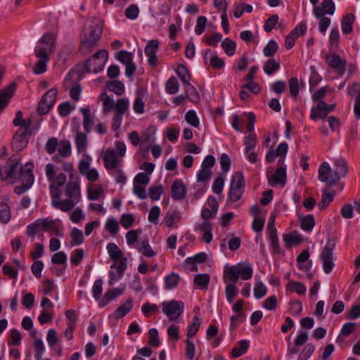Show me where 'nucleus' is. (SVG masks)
Segmentation results:
<instances>
[{
    "instance_id": "1",
    "label": "nucleus",
    "mask_w": 360,
    "mask_h": 360,
    "mask_svg": "<svg viewBox=\"0 0 360 360\" xmlns=\"http://www.w3.org/2000/svg\"><path fill=\"white\" fill-rule=\"evenodd\" d=\"M102 34V27L98 20L86 23L80 36L79 51L83 56L88 55L97 46Z\"/></svg>"
},
{
    "instance_id": "2",
    "label": "nucleus",
    "mask_w": 360,
    "mask_h": 360,
    "mask_svg": "<svg viewBox=\"0 0 360 360\" xmlns=\"http://www.w3.org/2000/svg\"><path fill=\"white\" fill-rule=\"evenodd\" d=\"M252 275V268L249 264L240 262L230 267L226 266L224 270L223 278L225 283L229 281L237 283L240 278L243 281H247L250 279Z\"/></svg>"
},
{
    "instance_id": "3",
    "label": "nucleus",
    "mask_w": 360,
    "mask_h": 360,
    "mask_svg": "<svg viewBox=\"0 0 360 360\" xmlns=\"http://www.w3.org/2000/svg\"><path fill=\"white\" fill-rule=\"evenodd\" d=\"M20 158L18 155H14L9 158L6 166L0 167V175L2 179L18 180L19 174L23 167L19 164Z\"/></svg>"
},
{
    "instance_id": "4",
    "label": "nucleus",
    "mask_w": 360,
    "mask_h": 360,
    "mask_svg": "<svg viewBox=\"0 0 360 360\" xmlns=\"http://www.w3.org/2000/svg\"><path fill=\"white\" fill-rule=\"evenodd\" d=\"M108 58L106 50H100L89 58L85 64V69L88 72L98 73L103 70Z\"/></svg>"
},
{
    "instance_id": "5",
    "label": "nucleus",
    "mask_w": 360,
    "mask_h": 360,
    "mask_svg": "<svg viewBox=\"0 0 360 360\" xmlns=\"http://www.w3.org/2000/svg\"><path fill=\"white\" fill-rule=\"evenodd\" d=\"M162 312L168 317L169 320L174 321L177 320L183 313L184 304L181 301L171 300L162 303Z\"/></svg>"
},
{
    "instance_id": "6",
    "label": "nucleus",
    "mask_w": 360,
    "mask_h": 360,
    "mask_svg": "<svg viewBox=\"0 0 360 360\" xmlns=\"http://www.w3.org/2000/svg\"><path fill=\"white\" fill-rule=\"evenodd\" d=\"M335 238L329 239L327 241L326 246L323 248L321 255L323 271L326 274H330L335 266L333 261V250L335 248Z\"/></svg>"
},
{
    "instance_id": "7",
    "label": "nucleus",
    "mask_w": 360,
    "mask_h": 360,
    "mask_svg": "<svg viewBox=\"0 0 360 360\" xmlns=\"http://www.w3.org/2000/svg\"><path fill=\"white\" fill-rule=\"evenodd\" d=\"M57 93V89L52 88L42 96L37 106V112L39 115H46L49 112L56 101Z\"/></svg>"
},
{
    "instance_id": "8",
    "label": "nucleus",
    "mask_w": 360,
    "mask_h": 360,
    "mask_svg": "<svg viewBox=\"0 0 360 360\" xmlns=\"http://www.w3.org/2000/svg\"><path fill=\"white\" fill-rule=\"evenodd\" d=\"M35 56L39 60L33 67V72L37 75L42 74L46 72L49 60L47 50L44 47L37 46L35 49Z\"/></svg>"
},
{
    "instance_id": "9",
    "label": "nucleus",
    "mask_w": 360,
    "mask_h": 360,
    "mask_svg": "<svg viewBox=\"0 0 360 360\" xmlns=\"http://www.w3.org/2000/svg\"><path fill=\"white\" fill-rule=\"evenodd\" d=\"M30 135V129L20 128L15 132L11 142L13 150L19 152L25 148L27 145Z\"/></svg>"
},
{
    "instance_id": "10",
    "label": "nucleus",
    "mask_w": 360,
    "mask_h": 360,
    "mask_svg": "<svg viewBox=\"0 0 360 360\" xmlns=\"http://www.w3.org/2000/svg\"><path fill=\"white\" fill-rule=\"evenodd\" d=\"M319 180L324 182L329 186H335L339 181L338 179H335L333 176V169L330 167L329 164L323 162L319 167Z\"/></svg>"
},
{
    "instance_id": "11",
    "label": "nucleus",
    "mask_w": 360,
    "mask_h": 360,
    "mask_svg": "<svg viewBox=\"0 0 360 360\" xmlns=\"http://www.w3.org/2000/svg\"><path fill=\"white\" fill-rule=\"evenodd\" d=\"M91 158L85 155L79 163L78 169L81 174L85 176L89 181H96L98 179V173L96 169H90Z\"/></svg>"
},
{
    "instance_id": "12",
    "label": "nucleus",
    "mask_w": 360,
    "mask_h": 360,
    "mask_svg": "<svg viewBox=\"0 0 360 360\" xmlns=\"http://www.w3.org/2000/svg\"><path fill=\"white\" fill-rule=\"evenodd\" d=\"M326 63L330 68L333 69L340 76L344 75L346 70V61L335 53L327 55L325 57Z\"/></svg>"
},
{
    "instance_id": "13",
    "label": "nucleus",
    "mask_w": 360,
    "mask_h": 360,
    "mask_svg": "<svg viewBox=\"0 0 360 360\" xmlns=\"http://www.w3.org/2000/svg\"><path fill=\"white\" fill-rule=\"evenodd\" d=\"M70 181L65 187V194L68 198H71L77 202L79 201L80 196L79 184L77 181V176H75L73 174H70L69 176Z\"/></svg>"
},
{
    "instance_id": "14",
    "label": "nucleus",
    "mask_w": 360,
    "mask_h": 360,
    "mask_svg": "<svg viewBox=\"0 0 360 360\" xmlns=\"http://www.w3.org/2000/svg\"><path fill=\"white\" fill-rule=\"evenodd\" d=\"M104 166L107 170L118 169L122 160L113 149H107L103 155Z\"/></svg>"
},
{
    "instance_id": "15",
    "label": "nucleus",
    "mask_w": 360,
    "mask_h": 360,
    "mask_svg": "<svg viewBox=\"0 0 360 360\" xmlns=\"http://www.w3.org/2000/svg\"><path fill=\"white\" fill-rule=\"evenodd\" d=\"M267 179L269 185L271 186L281 185L283 187L287 181L286 168L279 167L274 174L267 175Z\"/></svg>"
},
{
    "instance_id": "16",
    "label": "nucleus",
    "mask_w": 360,
    "mask_h": 360,
    "mask_svg": "<svg viewBox=\"0 0 360 360\" xmlns=\"http://www.w3.org/2000/svg\"><path fill=\"white\" fill-rule=\"evenodd\" d=\"M50 192L53 198L59 199L61 196L62 192L60 187L66 182V175L63 173H60L57 176H55L51 181Z\"/></svg>"
},
{
    "instance_id": "17",
    "label": "nucleus",
    "mask_w": 360,
    "mask_h": 360,
    "mask_svg": "<svg viewBox=\"0 0 360 360\" xmlns=\"http://www.w3.org/2000/svg\"><path fill=\"white\" fill-rule=\"evenodd\" d=\"M159 49V41L158 39H152L148 41L145 47L144 51L148 57V63L151 66L158 64V57L156 56Z\"/></svg>"
},
{
    "instance_id": "18",
    "label": "nucleus",
    "mask_w": 360,
    "mask_h": 360,
    "mask_svg": "<svg viewBox=\"0 0 360 360\" xmlns=\"http://www.w3.org/2000/svg\"><path fill=\"white\" fill-rule=\"evenodd\" d=\"M186 188L183 181L176 179L171 186V196L175 200H182L186 195Z\"/></svg>"
},
{
    "instance_id": "19",
    "label": "nucleus",
    "mask_w": 360,
    "mask_h": 360,
    "mask_svg": "<svg viewBox=\"0 0 360 360\" xmlns=\"http://www.w3.org/2000/svg\"><path fill=\"white\" fill-rule=\"evenodd\" d=\"M333 169L335 179H338L340 181V179L345 177L349 172L347 162L343 158L335 160Z\"/></svg>"
},
{
    "instance_id": "20",
    "label": "nucleus",
    "mask_w": 360,
    "mask_h": 360,
    "mask_svg": "<svg viewBox=\"0 0 360 360\" xmlns=\"http://www.w3.org/2000/svg\"><path fill=\"white\" fill-rule=\"evenodd\" d=\"M15 89V84L11 83L0 91V112L7 106L10 99L13 96Z\"/></svg>"
},
{
    "instance_id": "21",
    "label": "nucleus",
    "mask_w": 360,
    "mask_h": 360,
    "mask_svg": "<svg viewBox=\"0 0 360 360\" xmlns=\"http://www.w3.org/2000/svg\"><path fill=\"white\" fill-rule=\"evenodd\" d=\"M39 223H40L41 231H53L56 236H62L63 233L58 228V226L54 220L51 218H46L44 219H39Z\"/></svg>"
},
{
    "instance_id": "22",
    "label": "nucleus",
    "mask_w": 360,
    "mask_h": 360,
    "mask_svg": "<svg viewBox=\"0 0 360 360\" xmlns=\"http://www.w3.org/2000/svg\"><path fill=\"white\" fill-rule=\"evenodd\" d=\"M32 168L33 165L32 164H27L19 174L18 180H21L22 183L27 184L28 186H31L34 182Z\"/></svg>"
},
{
    "instance_id": "23",
    "label": "nucleus",
    "mask_w": 360,
    "mask_h": 360,
    "mask_svg": "<svg viewBox=\"0 0 360 360\" xmlns=\"http://www.w3.org/2000/svg\"><path fill=\"white\" fill-rule=\"evenodd\" d=\"M124 292L122 288H113L107 291L99 302L100 307H105L108 302L115 297L121 295Z\"/></svg>"
},
{
    "instance_id": "24",
    "label": "nucleus",
    "mask_w": 360,
    "mask_h": 360,
    "mask_svg": "<svg viewBox=\"0 0 360 360\" xmlns=\"http://www.w3.org/2000/svg\"><path fill=\"white\" fill-rule=\"evenodd\" d=\"M208 54H210V65L216 70H220L224 66V61L222 58L218 57L215 53H212L210 50H207L204 53V60L206 62Z\"/></svg>"
},
{
    "instance_id": "25",
    "label": "nucleus",
    "mask_w": 360,
    "mask_h": 360,
    "mask_svg": "<svg viewBox=\"0 0 360 360\" xmlns=\"http://www.w3.org/2000/svg\"><path fill=\"white\" fill-rule=\"evenodd\" d=\"M41 44L46 45L47 51L53 52L56 47V35L52 33L45 34L39 41V44Z\"/></svg>"
},
{
    "instance_id": "26",
    "label": "nucleus",
    "mask_w": 360,
    "mask_h": 360,
    "mask_svg": "<svg viewBox=\"0 0 360 360\" xmlns=\"http://www.w3.org/2000/svg\"><path fill=\"white\" fill-rule=\"evenodd\" d=\"M133 307V300L129 298L126 302L120 305L115 311L114 316L115 319L124 317Z\"/></svg>"
},
{
    "instance_id": "27",
    "label": "nucleus",
    "mask_w": 360,
    "mask_h": 360,
    "mask_svg": "<svg viewBox=\"0 0 360 360\" xmlns=\"http://www.w3.org/2000/svg\"><path fill=\"white\" fill-rule=\"evenodd\" d=\"M78 202L71 199L68 198L66 200H53V205L56 207H58L63 212H68L72 210L75 204H77Z\"/></svg>"
},
{
    "instance_id": "28",
    "label": "nucleus",
    "mask_w": 360,
    "mask_h": 360,
    "mask_svg": "<svg viewBox=\"0 0 360 360\" xmlns=\"http://www.w3.org/2000/svg\"><path fill=\"white\" fill-rule=\"evenodd\" d=\"M107 250L110 259L114 262L119 261L124 256L122 251L113 243H110L107 245Z\"/></svg>"
},
{
    "instance_id": "29",
    "label": "nucleus",
    "mask_w": 360,
    "mask_h": 360,
    "mask_svg": "<svg viewBox=\"0 0 360 360\" xmlns=\"http://www.w3.org/2000/svg\"><path fill=\"white\" fill-rule=\"evenodd\" d=\"M81 112L84 115L83 126L86 131V134H89L91 131V126L94 123V119L91 115L89 108H80Z\"/></svg>"
},
{
    "instance_id": "30",
    "label": "nucleus",
    "mask_w": 360,
    "mask_h": 360,
    "mask_svg": "<svg viewBox=\"0 0 360 360\" xmlns=\"http://www.w3.org/2000/svg\"><path fill=\"white\" fill-rule=\"evenodd\" d=\"M186 98L191 102L198 103L200 101V97L196 89L190 83L185 84Z\"/></svg>"
},
{
    "instance_id": "31",
    "label": "nucleus",
    "mask_w": 360,
    "mask_h": 360,
    "mask_svg": "<svg viewBox=\"0 0 360 360\" xmlns=\"http://www.w3.org/2000/svg\"><path fill=\"white\" fill-rule=\"evenodd\" d=\"M354 21V15L352 13H349L344 16L342 20V31L345 34H349L352 32V25Z\"/></svg>"
},
{
    "instance_id": "32",
    "label": "nucleus",
    "mask_w": 360,
    "mask_h": 360,
    "mask_svg": "<svg viewBox=\"0 0 360 360\" xmlns=\"http://www.w3.org/2000/svg\"><path fill=\"white\" fill-rule=\"evenodd\" d=\"M300 226L302 230L309 232L311 231L315 225V220L312 214H308L305 217L299 218Z\"/></svg>"
},
{
    "instance_id": "33",
    "label": "nucleus",
    "mask_w": 360,
    "mask_h": 360,
    "mask_svg": "<svg viewBox=\"0 0 360 360\" xmlns=\"http://www.w3.org/2000/svg\"><path fill=\"white\" fill-rule=\"evenodd\" d=\"M327 113L324 107L321 105V101L316 105L312 107L310 118L313 120H317L318 119H323L327 117Z\"/></svg>"
},
{
    "instance_id": "34",
    "label": "nucleus",
    "mask_w": 360,
    "mask_h": 360,
    "mask_svg": "<svg viewBox=\"0 0 360 360\" xmlns=\"http://www.w3.org/2000/svg\"><path fill=\"white\" fill-rule=\"evenodd\" d=\"M16 117L14 118L13 121V124L15 126H20V128H25L26 129H30L32 120L31 119H23L22 117V112L20 110H18L16 112Z\"/></svg>"
},
{
    "instance_id": "35",
    "label": "nucleus",
    "mask_w": 360,
    "mask_h": 360,
    "mask_svg": "<svg viewBox=\"0 0 360 360\" xmlns=\"http://www.w3.org/2000/svg\"><path fill=\"white\" fill-rule=\"evenodd\" d=\"M309 258V250H304L297 257V262L298 263V267L300 269L309 271L311 267L312 262L310 261L305 266L302 264L307 262Z\"/></svg>"
},
{
    "instance_id": "36",
    "label": "nucleus",
    "mask_w": 360,
    "mask_h": 360,
    "mask_svg": "<svg viewBox=\"0 0 360 360\" xmlns=\"http://www.w3.org/2000/svg\"><path fill=\"white\" fill-rule=\"evenodd\" d=\"M106 86L110 91L114 92L117 96H121L124 92V85L121 81H109L106 83Z\"/></svg>"
},
{
    "instance_id": "37",
    "label": "nucleus",
    "mask_w": 360,
    "mask_h": 360,
    "mask_svg": "<svg viewBox=\"0 0 360 360\" xmlns=\"http://www.w3.org/2000/svg\"><path fill=\"white\" fill-rule=\"evenodd\" d=\"M75 143L78 153L84 152L87 146L86 134L82 132H77L75 137Z\"/></svg>"
},
{
    "instance_id": "38",
    "label": "nucleus",
    "mask_w": 360,
    "mask_h": 360,
    "mask_svg": "<svg viewBox=\"0 0 360 360\" xmlns=\"http://www.w3.org/2000/svg\"><path fill=\"white\" fill-rule=\"evenodd\" d=\"M283 241L287 248L297 245L302 242L300 236L296 233H288L283 236Z\"/></svg>"
},
{
    "instance_id": "39",
    "label": "nucleus",
    "mask_w": 360,
    "mask_h": 360,
    "mask_svg": "<svg viewBox=\"0 0 360 360\" xmlns=\"http://www.w3.org/2000/svg\"><path fill=\"white\" fill-rule=\"evenodd\" d=\"M286 290L295 291L299 295H304L306 292V287L304 285L298 281H290L286 285Z\"/></svg>"
},
{
    "instance_id": "40",
    "label": "nucleus",
    "mask_w": 360,
    "mask_h": 360,
    "mask_svg": "<svg viewBox=\"0 0 360 360\" xmlns=\"http://www.w3.org/2000/svg\"><path fill=\"white\" fill-rule=\"evenodd\" d=\"M227 285L225 288V293L226 297L227 299V301L229 302H232L235 297L238 295V289L236 286V283H233V281H229V283H226Z\"/></svg>"
},
{
    "instance_id": "41",
    "label": "nucleus",
    "mask_w": 360,
    "mask_h": 360,
    "mask_svg": "<svg viewBox=\"0 0 360 360\" xmlns=\"http://www.w3.org/2000/svg\"><path fill=\"white\" fill-rule=\"evenodd\" d=\"M239 347H234L232 349V356L234 358H238L242 356L244 353H245L249 347V342L245 340H240L238 342Z\"/></svg>"
},
{
    "instance_id": "42",
    "label": "nucleus",
    "mask_w": 360,
    "mask_h": 360,
    "mask_svg": "<svg viewBox=\"0 0 360 360\" xmlns=\"http://www.w3.org/2000/svg\"><path fill=\"white\" fill-rule=\"evenodd\" d=\"M257 143V136L255 134L250 133L248 136L244 138V143L245 146V154H248L253 150Z\"/></svg>"
},
{
    "instance_id": "43",
    "label": "nucleus",
    "mask_w": 360,
    "mask_h": 360,
    "mask_svg": "<svg viewBox=\"0 0 360 360\" xmlns=\"http://www.w3.org/2000/svg\"><path fill=\"white\" fill-rule=\"evenodd\" d=\"M221 47L223 48L224 52L229 56H232L234 55L236 44L235 41L231 40L229 38H226L221 42Z\"/></svg>"
},
{
    "instance_id": "44",
    "label": "nucleus",
    "mask_w": 360,
    "mask_h": 360,
    "mask_svg": "<svg viewBox=\"0 0 360 360\" xmlns=\"http://www.w3.org/2000/svg\"><path fill=\"white\" fill-rule=\"evenodd\" d=\"M245 190V179L241 172H237L232 177L230 186Z\"/></svg>"
},
{
    "instance_id": "45",
    "label": "nucleus",
    "mask_w": 360,
    "mask_h": 360,
    "mask_svg": "<svg viewBox=\"0 0 360 360\" xmlns=\"http://www.w3.org/2000/svg\"><path fill=\"white\" fill-rule=\"evenodd\" d=\"M166 91L169 94H175L179 91V84L177 79L174 77H170L165 84Z\"/></svg>"
},
{
    "instance_id": "46",
    "label": "nucleus",
    "mask_w": 360,
    "mask_h": 360,
    "mask_svg": "<svg viewBox=\"0 0 360 360\" xmlns=\"http://www.w3.org/2000/svg\"><path fill=\"white\" fill-rule=\"evenodd\" d=\"M180 280V277L175 273H172L167 276L165 278V288L168 290L172 289L177 286Z\"/></svg>"
},
{
    "instance_id": "47",
    "label": "nucleus",
    "mask_w": 360,
    "mask_h": 360,
    "mask_svg": "<svg viewBox=\"0 0 360 360\" xmlns=\"http://www.w3.org/2000/svg\"><path fill=\"white\" fill-rule=\"evenodd\" d=\"M280 68V64L275 59H269L264 65V71L268 75L274 74Z\"/></svg>"
},
{
    "instance_id": "48",
    "label": "nucleus",
    "mask_w": 360,
    "mask_h": 360,
    "mask_svg": "<svg viewBox=\"0 0 360 360\" xmlns=\"http://www.w3.org/2000/svg\"><path fill=\"white\" fill-rule=\"evenodd\" d=\"M194 283L202 289H207L210 283V276L207 274H198L194 278Z\"/></svg>"
},
{
    "instance_id": "49",
    "label": "nucleus",
    "mask_w": 360,
    "mask_h": 360,
    "mask_svg": "<svg viewBox=\"0 0 360 360\" xmlns=\"http://www.w3.org/2000/svg\"><path fill=\"white\" fill-rule=\"evenodd\" d=\"M200 326V321L198 316H194L193 322L188 326L187 339L192 338L199 330Z\"/></svg>"
},
{
    "instance_id": "50",
    "label": "nucleus",
    "mask_w": 360,
    "mask_h": 360,
    "mask_svg": "<svg viewBox=\"0 0 360 360\" xmlns=\"http://www.w3.org/2000/svg\"><path fill=\"white\" fill-rule=\"evenodd\" d=\"M101 98L103 101L104 113L110 111L115 107V103L106 93H103L101 95Z\"/></svg>"
},
{
    "instance_id": "51",
    "label": "nucleus",
    "mask_w": 360,
    "mask_h": 360,
    "mask_svg": "<svg viewBox=\"0 0 360 360\" xmlns=\"http://www.w3.org/2000/svg\"><path fill=\"white\" fill-rule=\"evenodd\" d=\"M129 101L127 98H122L117 101L115 103V110L118 115H124L128 110Z\"/></svg>"
},
{
    "instance_id": "52",
    "label": "nucleus",
    "mask_w": 360,
    "mask_h": 360,
    "mask_svg": "<svg viewBox=\"0 0 360 360\" xmlns=\"http://www.w3.org/2000/svg\"><path fill=\"white\" fill-rule=\"evenodd\" d=\"M72 238L71 245H79L84 242V236L81 230L74 228L70 233Z\"/></svg>"
},
{
    "instance_id": "53",
    "label": "nucleus",
    "mask_w": 360,
    "mask_h": 360,
    "mask_svg": "<svg viewBox=\"0 0 360 360\" xmlns=\"http://www.w3.org/2000/svg\"><path fill=\"white\" fill-rule=\"evenodd\" d=\"M59 154L61 157L68 158L71 155V145L69 141H61L58 148Z\"/></svg>"
},
{
    "instance_id": "54",
    "label": "nucleus",
    "mask_w": 360,
    "mask_h": 360,
    "mask_svg": "<svg viewBox=\"0 0 360 360\" xmlns=\"http://www.w3.org/2000/svg\"><path fill=\"white\" fill-rule=\"evenodd\" d=\"M11 218L9 207L4 202H0V222L7 223Z\"/></svg>"
},
{
    "instance_id": "55",
    "label": "nucleus",
    "mask_w": 360,
    "mask_h": 360,
    "mask_svg": "<svg viewBox=\"0 0 360 360\" xmlns=\"http://www.w3.org/2000/svg\"><path fill=\"white\" fill-rule=\"evenodd\" d=\"M278 49L277 43L271 39L264 48V54L267 57H272L275 55Z\"/></svg>"
},
{
    "instance_id": "56",
    "label": "nucleus",
    "mask_w": 360,
    "mask_h": 360,
    "mask_svg": "<svg viewBox=\"0 0 360 360\" xmlns=\"http://www.w3.org/2000/svg\"><path fill=\"white\" fill-rule=\"evenodd\" d=\"M84 256V250L81 248L75 250L70 256V262L73 266H78Z\"/></svg>"
},
{
    "instance_id": "57",
    "label": "nucleus",
    "mask_w": 360,
    "mask_h": 360,
    "mask_svg": "<svg viewBox=\"0 0 360 360\" xmlns=\"http://www.w3.org/2000/svg\"><path fill=\"white\" fill-rule=\"evenodd\" d=\"M176 74L180 77V79L182 80V82L184 83V84L190 83L189 81L191 79V75L188 72V69L186 68V67L185 65H179L176 70Z\"/></svg>"
},
{
    "instance_id": "58",
    "label": "nucleus",
    "mask_w": 360,
    "mask_h": 360,
    "mask_svg": "<svg viewBox=\"0 0 360 360\" xmlns=\"http://www.w3.org/2000/svg\"><path fill=\"white\" fill-rule=\"evenodd\" d=\"M243 193L244 190L238 188H234L233 186H230L229 191V200L231 202H237L241 198Z\"/></svg>"
},
{
    "instance_id": "59",
    "label": "nucleus",
    "mask_w": 360,
    "mask_h": 360,
    "mask_svg": "<svg viewBox=\"0 0 360 360\" xmlns=\"http://www.w3.org/2000/svg\"><path fill=\"white\" fill-rule=\"evenodd\" d=\"M333 200V194L328 193L327 190L325 189L323 192L321 200L318 204L320 210H324Z\"/></svg>"
},
{
    "instance_id": "60",
    "label": "nucleus",
    "mask_w": 360,
    "mask_h": 360,
    "mask_svg": "<svg viewBox=\"0 0 360 360\" xmlns=\"http://www.w3.org/2000/svg\"><path fill=\"white\" fill-rule=\"evenodd\" d=\"M267 292V288L261 281H257L255 283L254 288V295L257 299L263 297Z\"/></svg>"
},
{
    "instance_id": "61",
    "label": "nucleus",
    "mask_w": 360,
    "mask_h": 360,
    "mask_svg": "<svg viewBox=\"0 0 360 360\" xmlns=\"http://www.w3.org/2000/svg\"><path fill=\"white\" fill-rule=\"evenodd\" d=\"M163 193V187L162 185L152 186L149 188L148 195L150 198L155 201L160 199V195Z\"/></svg>"
},
{
    "instance_id": "62",
    "label": "nucleus",
    "mask_w": 360,
    "mask_h": 360,
    "mask_svg": "<svg viewBox=\"0 0 360 360\" xmlns=\"http://www.w3.org/2000/svg\"><path fill=\"white\" fill-rule=\"evenodd\" d=\"M33 346L36 351L37 360H41L42 355L44 352L43 341L41 339L35 338V340H34Z\"/></svg>"
},
{
    "instance_id": "63",
    "label": "nucleus",
    "mask_w": 360,
    "mask_h": 360,
    "mask_svg": "<svg viewBox=\"0 0 360 360\" xmlns=\"http://www.w3.org/2000/svg\"><path fill=\"white\" fill-rule=\"evenodd\" d=\"M139 252L148 257H151L155 255V252L148 244V240H145L141 242V245L139 248Z\"/></svg>"
},
{
    "instance_id": "64",
    "label": "nucleus",
    "mask_w": 360,
    "mask_h": 360,
    "mask_svg": "<svg viewBox=\"0 0 360 360\" xmlns=\"http://www.w3.org/2000/svg\"><path fill=\"white\" fill-rule=\"evenodd\" d=\"M115 57L124 65L133 61L132 54L124 50L118 51Z\"/></svg>"
}]
</instances>
